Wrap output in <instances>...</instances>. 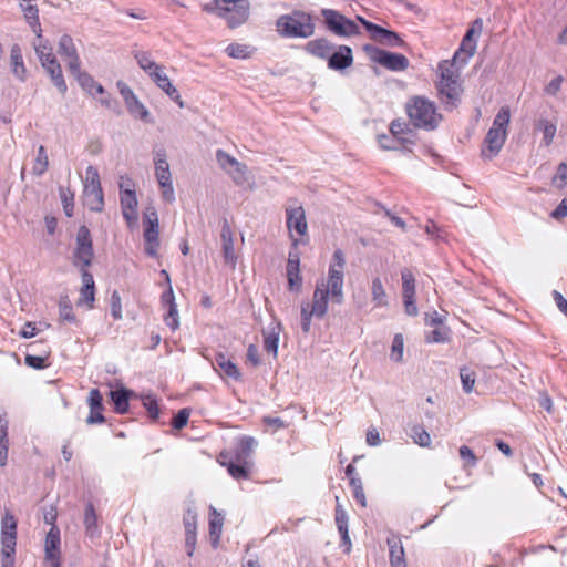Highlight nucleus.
<instances>
[{
    "instance_id": "13d9d810",
    "label": "nucleus",
    "mask_w": 567,
    "mask_h": 567,
    "mask_svg": "<svg viewBox=\"0 0 567 567\" xmlns=\"http://www.w3.org/2000/svg\"><path fill=\"white\" fill-rule=\"evenodd\" d=\"M404 341L402 334H395L391 348V359L401 362L403 358Z\"/></svg>"
},
{
    "instance_id": "603ef678",
    "label": "nucleus",
    "mask_w": 567,
    "mask_h": 567,
    "mask_svg": "<svg viewBox=\"0 0 567 567\" xmlns=\"http://www.w3.org/2000/svg\"><path fill=\"white\" fill-rule=\"evenodd\" d=\"M350 486L353 491L354 499L363 507L367 506L365 494L363 491V484L360 477H351Z\"/></svg>"
},
{
    "instance_id": "a211bd4d",
    "label": "nucleus",
    "mask_w": 567,
    "mask_h": 567,
    "mask_svg": "<svg viewBox=\"0 0 567 567\" xmlns=\"http://www.w3.org/2000/svg\"><path fill=\"white\" fill-rule=\"evenodd\" d=\"M58 53L66 62L69 71H78V68L81 66L73 39L69 34H63L60 38Z\"/></svg>"
},
{
    "instance_id": "6ab92c4d",
    "label": "nucleus",
    "mask_w": 567,
    "mask_h": 567,
    "mask_svg": "<svg viewBox=\"0 0 567 567\" xmlns=\"http://www.w3.org/2000/svg\"><path fill=\"white\" fill-rule=\"evenodd\" d=\"M81 279L82 287L80 289L78 306L85 305L89 309H92L95 300V284L93 275L87 269H82Z\"/></svg>"
},
{
    "instance_id": "09e8293b",
    "label": "nucleus",
    "mask_w": 567,
    "mask_h": 567,
    "mask_svg": "<svg viewBox=\"0 0 567 567\" xmlns=\"http://www.w3.org/2000/svg\"><path fill=\"white\" fill-rule=\"evenodd\" d=\"M460 378L464 392L471 393L475 384V373L471 369L463 367L460 369Z\"/></svg>"
},
{
    "instance_id": "680f3d73",
    "label": "nucleus",
    "mask_w": 567,
    "mask_h": 567,
    "mask_svg": "<svg viewBox=\"0 0 567 567\" xmlns=\"http://www.w3.org/2000/svg\"><path fill=\"white\" fill-rule=\"evenodd\" d=\"M190 415V410L188 408H184L177 412V414L172 420V426L175 430H182L187 425L188 419Z\"/></svg>"
},
{
    "instance_id": "a19ab883",
    "label": "nucleus",
    "mask_w": 567,
    "mask_h": 567,
    "mask_svg": "<svg viewBox=\"0 0 567 567\" xmlns=\"http://www.w3.org/2000/svg\"><path fill=\"white\" fill-rule=\"evenodd\" d=\"M84 525L86 528V534L91 537L94 536L97 532V516L92 503H89L85 507L84 512Z\"/></svg>"
},
{
    "instance_id": "f704fd0d",
    "label": "nucleus",
    "mask_w": 567,
    "mask_h": 567,
    "mask_svg": "<svg viewBox=\"0 0 567 567\" xmlns=\"http://www.w3.org/2000/svg\"><path fill=\"white\" fill-rule=\"evenodd\" d=\"M336 524L341 535L342 543L344 545L351 546L348 530V515L340 504H338L336 507Z\"/></svg>"
},
{
    "instance_id": "412c9836",
    "label": "nucleus",
    "mask_w": 567,
    "mask_h": 567,
    "mask_svg": "<svg viewBox=\"0 0 567 567\" xmlns=\"http://www.w3.org/2000/svg\"><path fill=\"white\" fill-rule=\"evenodd\" d=\"M150 78L172 99V101L178 103V106H183L178 91L173 86L167 75L163 72V66L157 65V70H152L147 73Z\"/></svg>"
},
{
    "instance_id": "b1692460",
    "label": "nucleus",
    "mask_w": 567,
    "mask_h": 567,
    "mask_svg": "<svg viewBox=\"0 0 567 567\" xmlns=\"http://www.w3.org/2000/svg\"><path fill=\"white\" fill-rule=\"evenodd\" d=\"M70 73L76 79L80 86L89 94L96 95L104 92L103 86L95 82L89 73L81 71L80 66L78 68V71H70Z\"/></svg>"
},
{
    "instance_id": "473e14b6",
    "label": "nucleus",
    "mask_w": 567,
    "mask_h": 567,
    "mask_svg": "<svg viewBox=\"0 0 567 567\" xmlns=\"http://www.w3.org/2000/svg\"><path fill=\"white\" fill-rule=\"evenodd\" d=\"M215 364L226 375L234 380H240L241 373L238 367L229 360L225 354L218 353L215 357Z\"/></svg>"
},
{
    "instance_id": "aec40b11",
    "label": "nucleus",
    "mask_w": 567,
    "mask_h": 567,
    "mask_svg": "<svg viewBox=\"0 0 567 567\" xmlns=\"http://www.w3.org/2000/svg\"><path fill=\"white\" fill-rule=\"evenodd\" d=\"M87 403L90 406V414L86 419L87 424L104 423L105 417L103 411V396L99 389H92L89 393Z\"/></svg>"
},
{
    "instance_id": "4be33fe9",
    "label": "nucleus",
    "mask_w": 567,
    "mask_h": 567,
    "mask_svg": "<svg viewBox=\"0 0 567 567\" xmlns=\"http://www.w3.org/2000/svg\"><path fill=\"white\" fill-rule=\"evenodd\" d=\"M220 457L223 461L220 462L223 466H226L228 473L236 480L247 478L249 474V463L248 461L240 462L236 461L235 456L230 455V453H220Z\"/></svg>"
},
{
    "instance_id": "5701e85b",
    "label": "nucleus",
    "mask_w": 567,
    "mask_h": 567,
    "mask_svg": "<svg viewBox=\"0 0 567 567\" xmlns=\"http://www.w3.org/2000/svg\"><path fill=\"white\" fill-rule=\"evenodd\" d=\"M353 62L352 50L348 45H340L339 50L331 52L328 58V66L333 70H343Z\"/></svg>"
},
{
    "instance_id": "338daca9",
    "label": "nucleus",
    "mask_w": 567,
    "mask_h": 567,
    "mask_svg": "<svg viewBox=\"0 0 567 567\" xmlns=\"http://www.w3.org/2000/svg\"><path fill=\"white\" fill-rule=\"evenodd\" d=\"M567 183V163L561 162L557 167V174L554 177V184L563 188Z\"/></svg>"
},
{
    "instance_id": "39448f33",
    "label": "nucleus",
    "mask_w": 567,
    "mask_h": 567,
    "mask_svg": "<svg viewBox=\"0 0 567 567\" xmlns=\"http://www.w3.org/2000/svg\"><path fill=\"white\" fill-rule=\"evenodd\" d=\"M346 256L341 249H336L328 269L327 284L332 289V302L341 305L344 299L343 280H344Z\"/></svg>"
},
{
    "instance_id": "7c9ffc66",
    "label": "nucleus",
    "mask_w": 567,
    "mask_h": 567,
    "mask_svg": "<svg viewBox=\"0 0 567 567\" xmlns=\"http://www.w3.org/2000/svg\"><path fill=\"white\" fill-rule=\"evenodd\" d=\"M21 10L24 13V18L29 22L30 27L33 29L34 33L38 38H41V28H40V20H39V10L35 4H31L29 1L23 0V2H20Z\"/></svg>"
},
{
    "instance_id": "2eb2a0df",
    "label": "nucleus",
    "mask_w": 567,
    "mask_h": 567,
    "mask_svg": "<svg viewBox=\"0 0 567 567\" xmlns=\"http://www.w3.org/2000/svg\"><path fill=\"white\" fill-rule=\"evenodd\" d=\"M220 241L225 262L234 269L237 262V255L234 248V233L226 217L221 219Z\"/></svg>"
},
{
    "instance_id": "423d86ee",
    "label": "nucleus",
    "mask_w": 567,
    "mask_h": 567,
    "mask_svg": "<svg viewBox=\"0 0 567 567\" xmlns=\"http://www.w3.org/2000/svg\"><path fill=\"white\" fill-rule=\"evenodd\" d=\"M94 258L93 240L90 229L83 225L80 226L75 237V248L73 250L72 262L74 267L86 269L92 265Z\"/></svg>"
},
{
    "instance_id": "f3484780",
    "label": "nucleus",
    "mask_w": 567,
    "mask_h": 567,
    "mask_svg": "<svg viewBox=\"0 0 567 567\" xmlns=\"http://www.w3.org/2000/svg\"><path fill=\"white\" fill-rule=\"evenodd\" d=\"M60 530L55 525H52L45 537L44 550L45 559L51 564V567H60Z\"/></svg>"
},
{
    "instance_id": "9b49d317",
    "label": "nucleus",
    "mask_w": 567,
    "mask_h": 567,
    "mask_svg": "<svg viewBox=\"0 0 567 567\" xmlns=\"http://www.w3.org/2000/svg\"><path fill=\"white\" fill-rule=\"evenodd\" d=\"M155 176L162 189L163 199L167 203H173L175 200V194L172 184L169 164L166 158L155 161Z\"/></svg>"
},
{
    "instance_id": "ea45409f",
    "label": "nucleus",
    "mask_w": 567,
    "mask_h": 567,
    "mask_svg": "<svg viewBox=\"0 0 567 567\" xmlns=\"http://www.w3.org/2000/svg\"><path fill=\"white\" fill-rule=\"evenodd\" d=\"M85 187L84 189L93 188L95 195L101 196V183L99 171L94 166H89L85 171ZM101 199V197H99Z\"/></svg>"
},
{
    "instance_id": "bb28decb",
    "label": "nucleus",
    "mask_w": 567,
    "mask_h": 567,
    "mask_svg": "<svg viewBox=\"0 0 567 567\" xmlns=\"http://www.w3.org/2000/svg\"><path fill=\"white\" fill-rule=\"evenodd\" d=\"M10 65L13 75L17 79L23 81L27 73V69L23 62L22 50L20 45L17 43L13 44L10 49Z\"/></svg>"
},
{
    "instance_id": "e433bc0d",
    "label": "nucleus",
    "mask_w": 567,
    "mask_h": 567,
    "mask_svg": "<svg viewBox=\"0 0 567 567\" xmlns=\"http://www.w3.org/2000/svg\"><path fill=\"white\" fill-rule=\"evenodd\" d=\"M535 130L543 132V143L544 145L548 146L551 144L557 127L556 124L549 120L540 118L535 123Z\"/></svg>"
},
{
    "instance_id": "dca6fc26",
    "label": "nucleus",
    "mask_w": 567,
    "mask_h": 567,
    "mask_svg": "<svg viewBox=\"0 0 567 567\" xmlns=\"http://www.w3.org/2000/svg\"><path fill=\"white\" fill-rule=\"evenodd\" d=\"M152 215L154 216L153 219L148 215H146L145 219L144 248L145 252L148 256L155 257L157 255V249L159 247L158 220L155 212H153Z\"/></svg>"
},
{
    "instance_id": "20e7f679",
    "label": "nucleus",
    "mask_w": 567,
    "mask_h": 567,
    "mask_svg": "<svg viewBox=\"0 0 567 567\" xmlns=\"http://www.w3.org/2000/svg\"><path fill=\"white\" fill-rule=\"evenodd\" d=\"M207 12H214L224 18L230 28L245 23L249 17V2L247 0H215L204 6Z\"/></svg>"
},
{
    "instance_id": "cd10ccee",
    "label": "nucleus",
    "mask_w": 567,
    "mask_h": 567,
    "mask_svg": "<svg viewBox=\"0 0 567 567\" xmlns=\"http://www.w3.org/2000/svg\"><path fill=\"white\" fill-rule=\"evenodd\" d=\"M388 546L390 550L391 567H406L404 549L401 545V540L398 537L388 538Z\"/></svg>"
},
{
    "instance_id": "c9c22d12",
    "label": "nucleus",
    "mask_w": 567,
    "mask_h": 567,
    "mask_svg": "<svg viewBox=\"0 0 567 567\" xmlns=\"http://www.w3.org/2000/svg\"><path fill=\"white\" fill-rule=\"evenodd\" d=\"M51 76L52 82L61 93L66 91V84L62 74V69L58 60L50 62V65L43 66Z\"/></svg>"
},
{
    "instance_id": "2f4dec72",
    "label": "nucleus",
    "mask_w": 567,
    "mask_h": 567,
    "mask_svg": "<svg viewBox=\"0 0 567 567\" xmlns=\"http://www.w3.org/2000/svg\"><path fill=\"white\" fill-rule=\"evenodd\" d=\"M9 439L7 413H0V466H6L8 460Z\"/></svg>"
},
{
    "instance_id": "4c0bfd02",
    "label": "nucleus",
    "mask_w": 567,
    "mask_h": 567,
    "mask_svg": "<svg viewBox=\"0 0 567 567\" xmlns=\"http://www.w3.org/2000/svg\"><path fill=\"white\" fill-rule=\"evenodd\" d=\"M280 326L274 327L267 333H264V349L277 358L278 355V343H279Z\"/></svg>"
},
{
    "instance_id": "0e129e2a",
    "label": "nucleus",
    "mask_w": 567,
    "mask_h": 567,
    "mask_svg": "<svg viewBox=\"0 0 567 567\" xmlns=\"http://www.w3.org/2000/svg\"><path fill=\"white\" fill-rule=\"evenodd\" d=\"M111 315L114 320H121L123 317L121 296L117 290H114L111 295Z\"/></svg>"
},
{
    "instance_id": "a18cd8bd",
    "label": "nucleus",
    "mask_w": 567,
    "mask_h": 567,
    "mask_svg": "<svg viewBox=\"0 0 567 567\" xmlns=\"http://www.w3.org/2000/svg\"><path fill=\"white\" fill-rule=\"evenodd\" d=\"M411 437L420 446L427 447L431 445V436L423 426L414 425L411 429Z\"/></svg>"
},
{
    "instance_id": "e2e57ef3",
    "label": "nucleus",
    "mask_w": 567,
    "mask_h": 567,
    "mask_svg": "<svg viewBox=\"0 0 567 567\" xmlns=\"http://www.w3.org/2000/svg\"><path fill=\"white\" fill-rule=\"evenodd\" d=\"M425 340L429 343H444L449 340V331L436 328L426 334Z\"/></svg>"
},
{
    "instance_id": "1a4fd4ad",
    "label": "nucleus",
    "mask_w": 567,
    "mask_h": 567,
    "mask_svg": "<svg viewBox=\"0 0 567 567\" xmlns=\"http://www.w3.org/2000/svg\"><path fill=\"white\" fill-rule=\"evenodd\" d=\"M357 20L362 23L365 30L370 33L372 40H374L375 42L390 48L405 47V42L396 32L384 29L375 23H372L360 16L357 17Z\"/></svg>"
},
{
    "instance_id": "ddd939ff",
    "label": "nucleus",
    "mask_w": 567,
    "mask_h": 567,
    "mask_svg": "<svg viewBox=\"0 0 567 567\" xmlns=\"http://www.w3.org/2000/svg\"><path fill=\"white\" fill-rule=\"evenodd\" d=\"M293 205L286 208L287 227L290 231L295 230L298 235L305 236L308 231L306 213L301 205H297V200H291Z\"/></svg>"
},
{
    "instance_id": "7ed1b4c3",
    "label": "nucleus",
    "mask_w": 567,
    "mask_h": 567,
    "mask_svg": "<svg viewBox=\"0 0 567 567\" xmlns=\"http://www.w3.org/2000/svg\"><path fill=\"white\" fill-rule=\"evenodd\" d=\"M277 30L285 38H309L315 33V23L311 14L295 10L289 14L280 16L276 22Z\"/></svg>"
},
{
    "instance_id": "5fc2aeb1",
    "label": "nucleus",
    "mask_w": 567,
    "mask_h": 567,
    "mask_svg": "<svg viewBox=\"0 0 567 567\" xmlns=\"http://www.w3.org/2000/svg\"><path fill=\"white\" fill-rule=\"evenodd\" d=\"M226 52L234 59H246L249 56V47L246 44L231 43L226 48Z\"/></svg>"
},
{
    "instance_id": "f8f14e48",
    "label": "nucleus",
    "mask_w": 567,
    "mask_h": 567,
    "mask_svg": "<svg viewBox=\"0 0 567 567\" xmlns=\"http://www.w3.org/2000/svg\"><path fill=\"white\" fill-rule=\"evenodd\" d=\"M329 297L332 299V289L323 279L318 281L312 297V312L318 319H322L328 312Z\"/></svg>"
},
{
    "instance_id": "bf43d9fd",
    "label": "nucleus",
    "mask_w": 567,
    "mask_h": 567,
    "mask_svg": "<svg viewBox=\"0 0 567 567\" xmlns=\"http://www.w3.org/2000/svg\"><path fill=\"white\" fill-rule=\"evenodd\" d=\"M164 321L172 330H176L178 328V311L175 302H172L171 306H167V312L164 316Z\"/></svg>"
},
{
    "instance_id": "8fccbe9b",
    "label": "nucleus",
    "mask_w": 567,
    "mask_h": 567,
    "mask_svg": "<svg viewBox=\"0 0 567 567\" xmlns=\"http://www.w3.org/2000/svg\"><path fill=\"white\" fill-rule=\"evenodd\" d=\"M118 91L124 99V102L126 103V106H142L135 94L133 93L132 89L123 81L117 82Z\"/></svg>"
},
{
    "instance_id": "de8ad7c7",
    "label": "nucleus",
    "mask_w": 567,
    "mask_h": 567,
    "mask_svg": "<svg viewBox=\"0 0 567 567\" xmlns=\"http://www.w3.org/2000/svg\"><path fill=\"white\" fill-rule=\"evenodd\" d=\"M227 173L231 176L233 181L237 185H244L245 183L248 182V177H247L248 168L243 163L238 162V164L234 168H229L227 171Z\"/></svg>"
},
{
    "instance_id": "4d7b16f0",
    "label": "nucleus",
    "mask_w": 567,
    "mask_h": 567,
    "mask_svg": "<svg viewBox=\"0 0 567 567\" xmlns=\"http://www.w3.org/2000/svg\"><path fill=\"white\" fill-rule=\"evenodd\" d=\"M216 159H217L219 166L223 169H225L226 172L229 168H234L238 164V161L235 157L230 156L228 153H226L223 150H217Z\"/></svg>"
},
{
    "instance_id": "0eeeda50",
    "label": "nucleus",
    "mask_w": 567,
    "mask_h": 567,
    "mask_svg": "<svg viewBox=\"0 0 567 567\" xmlns=\"http://www.w3.org/2000/svg\"><path fill=\"white\" fill-rule=\"evenodd\" d=\"M321 16L323 17L324 24L329 31L339 37H351L360 33L358 24L346 18L339 11L333 9H322Z\"/></svg>"
},
{
    "instance_id": "79ce46f5",
    "label": "nucleus",
    "mask_w": 567,
    "mask_h": 567,
    "mask_svg": "<svg viewBox=\"0 0 567 567\" xmlns=\"http://www.w3.org/2000/svg\"><path fill=\"white\" fill-rule=\"evenodd\" d=\"M121 188V207L122 210H136L137 208V198L134 190L131 189H124L123 185H120Z\"/></svg>"
},
{
    "instance_id": "6e6d98bb",
    "label": "nucleus",
    "mask_w": 567,
    "mask_h": 567,
    "mask_svg": "<svg viewBox=\"0 0 567 567\" xmlns=\"http://www.w3.org/2000/svg\"><path fill=\"white\" fill-rule=\"evenodd\" d=\"M142 400H143V405L148 413V416L152 420H157L158 415H159L157 400L151 394L142 396Z\"/></svg>"
},
{
    "instance_id": "f03ea898",
    "label": "nucleus",
    "mask_w": 567,
    "mask_h": 567,
    "mask_svg": "<svg viewBox=\"0 0 567 567\" xmlns=\"http://www.w3.org/2000/svg\"><path fill=\"white\" fill-rule=\"evenodd\" d=\"M406 111L409 121L395 118L390 124V135H378V143L382 150L411 152V146L416 143L414 128L431 131L436 128L442 120L436 109H406Z\"/></svg>"
},
{
    "instance_id": "37998d69",
    "label": "nucleus",
    "mask_w": 567,
    "mask_h": 567,
    "mask_svg": "<svg viewBox=\"0 0 567 567\" xmlns=\"http://www.w3.org/2000/svg\"><path fill=\"white\" fill-rule=\"evenodd\" d=\"M49 166V159L48 154L45 151V147L43 145H40L38 148V154L35 158V163L32 167L33 174L37 176H41L45 173Z\"/></svg>"
},
{
    "instance_id": "3c124183",
    "label": "nucleus",
    "mask_w": 567,
    "mask_h": 567,
    "mask_svg": "<svg viewBox=\"0 0 567 567\" xmlns=\"http://www.w3.org/2000/svg\"><path fill=\"white\" fill-rule=\"evenodd\" d=\"M59 312L60 318L63 321L75 322V315L73 313V308L68 299V297H63L59 301Z\"/></svg>"
},
{
    "instance_id": "f257e3e1",
    "label": "nucleus",
    "mask_w": 567,
    "mask_h": 567,
    "mask_svg": "<svg viewBox=\"0 0 567 567\" xmlns=\"http://www.w3.org/2000/svg\"><path fill=\"white\" fill-rule=\"evenodd\" d=\"M482 31L483 20L478 18L467 29L453 59L439 64L440 81L437 89L442 99H446L445 102L447 104H455L461 101L463 87L460 70L467 63L468 59L474 55L477 38L481 35Z\"/></svg>"
},
{
    "instance_id": "774afa93",
    "label": "nucleus",
    "mask_w": 567,
    "mask_h": 567,
    "mask_svg": "<svg viewBox=\"0 0 567 567\" xmlns=\"http://www.w3.org/2000/svg\"><path fill=\"white\" fill-rule=\"evenodd\" d=\"M292 274L296 276V272H300V258L298 252H289L288 261H287V274Z\"/></svg>"
},
{
    "instance_id": "c756f323",
    "label": "nucleus",
    "mask_w": 567,
    "mask_h": 567,
    "mask_svg": "<svg viewBox=\"0 0 567 567\" xmlns=\"http://www.w3.org/2000/svg\"><path fill=\"white\" fill-rule=\"evenodd\" d=\"M132 391L126 388H120L110 392L111 400L114 404V410L118 414H124L128 411V400Z\"/></svg>"
},
{
    "instance_id": "4468645a",
    "label": "nucleus",
    "mask_w": 567,
    "mask_h": 567,
    "mask_svg": "<svg viewBox=\"0 0 567 567\" xmlns=\"http://www.w3.org/2000/svg\"><path fill=\"white\" fill-rule=\"evenodd\" d=\"M2 551L16 553L17 520L14 516L6 512L1 520Z\"/></svg>"
},
{
    "instance_id": "864d4df0",
    "label": "nucleus",
    "mask_w": 567,
    "mask_h": 567,
    "mask_svg": "<svg viewBox=\"0 0 567 567\" xmlns=\"http://www.w3.org/2000/svg\"><path fill=\"white\" fill-rule=\"evenodd\" d=\"M315 317V312H312V306L309 302H305L301 305V329L305 333L310 331L311 319Z\"/></svg>"
},
{
    "instance_id": "a878e982",
    "label": "nucleus",
    "mask_w": 567,
    "mask_h": 567,
    "mask_svg": "<svg viewBox=\"0 0 567 567\" xmlns=\"http://www.w3.org/2000/svg\"><path fill=\"white\" fill-rule=\"evenodd\" d=\"M256 446L257 441L252 436L244 435L238 440L237 446L230 455L235 456L236 461L245 462L251 456Z\"/></svg>"
},
{
    "instance_id": "49530a36",
    "label": "nucleus",
    "mask_w": 567,
    "mask_h": 567,
    "mask_svg": "<svg viewBox=\"0 0 567 567\" xmlns=\"http://www.w3.org/2000/svg\"><path fill=\"white\" fill-rule=\"evenodd\" d=\"M134 56L140 68L143 69L146 73H148L152 70H157L158 64L152 60L148 52L136 51L134 53Z\"/></svg>"
},
{
    "instance_id": "c85d7f7f",
    "label": "nucleus",
    "mask_w": 567,
    "mask_h": 567,
    "mask_svg": "<svg viewBox=\"0 0 567 567\" xmlns=\"http://www.w3.org/2000/svg\"><path fill=\"white\" fill-rule=\"evenodd\" d=\"M496 155V118L493 121L487 132L484 144L481 150V157L484 161H492Z\"/></svg>"
},
{
    "instance_id": "69168bd1",
    "label": "nucleus",
    "mask_w": 567,
    "mask_h": 567,
    "mask_svg": "<svg viewBox=\"0 0 567 567\" xmlns=\"http://www.w3.org/2000/svg\"><path fill=\"white\" fill-rule=\"evenodd\" d=\"M458 452H460V457L463 461L464 468L472 467L476 464V457H475L473 451L468 446L462 445L460 447Z\"/></svg>"
},
{
    "instance_id": "6e6552de",
    "label": "nucleus",
    "mask_w": 567,
    "mask_h": 567,
    "mask_svg": "<svg viewBox=\"0 0 567 567\" xmlns=\"http://www.w3.org/2000/svg\"><path fill=\"white\" fill-rule=\"evenodd\" d=\"M363 50L373 62L390 71H404L409 66V60L403 54L389 52L372 44H365Z\"/></svg>"
},
{
    "instance_id": "58836bf2",
    "label": "nucleus",
    "mask_w": 567,
    "mask_h": 567,
    "mask_svg": "<svg viewBox=\"0 0 567 567\" xmlns=\"http://www.w3.org/2000/svg\"><path fill=\"white\" fill-rule=\"evenodd\" d=\"M371 295L372 301L375 303L377 307H383L388 305L386 293L382 285V281L379 277L372 280Z\"/></svg>"
},
{
    "instance_id": "052dcab7",
    "label": "nucleus",
    "mask_w": 567,
    "mask_h": 567,
    "mask_svg": "<svg viewBox=\"0 0 567 567\" xmlns=\"http://www.w3.org/2000/svg\"><path fill=\"white\" fill-rule=\"evenodd\" d=\"M185 534L196 532L197 528V513L193 508H188L184 515Z\"/></svg>"
},
{
    "instance_id": "c03bdc74",
    "label": "nucleus",
    "mask_w": 567,
    "mask_h": 567,
    "mask_svg": "<svg viewBox=\"0 0 567 567\" xmlns=\"http://www.w3.org/2000/svg\"><path fill=\"white\" fill-rule=\"evenodd\" d=\"M84 195L86 199V205L89 206L90 210L92 212H102L104 207V197H103V190L101 189V199H99V196L95 195L93 192V188L84 189Z\"/></svg>"
},
{
    "instance_id": "72a5a7b5",
    "label": "nucleus",
    "mask_w": 567,
    "mask_h": 567,
    "mask_svg": "<svg viewBox=\"0 0 567 567\" xmlns=\"http://www.w3.org/2000/svg\"><path fill=\"white\" fill-rule=\"evenodd\" d=\"M224 517L220 513L216 511L213 506H210V519H209V535L212 539V545L216 547L219 543L221 528H223Z\"/></svg>"
},
{
    "instance_id": "9d476101",
    "label": "nucleus",
    "mask_w": 567,
    "mask_h": 567,
    "mask_svg": "<svg viewBox=\"0 0 567 567\" xmlns=\"http://www.w3.org/2000/svg\"><path fill=\"white\" fill-rule=\"evenodd\" d=\"M402 298L404 310L408 316H416L417 307L415 303V276L411 269L404 268L401 271Z\"/></svg>"
},
{
    "instance_id": "393cba45",
    "label": "nucleus",
    "mask_w": 567,
    "mask_h": 567,
    "mask_svg": "<svg viewBox=\"0 0 567 567\" xmlns=\"http://www.w3.org/2000/svg\"><path fill=\"white\" fill-rule=\"evenodd\" d=\"M306 51L313 56L320 59H328L333 51V44L326 38H319L309 41L306 47Z\"/></svg>"
}]
</instances>
